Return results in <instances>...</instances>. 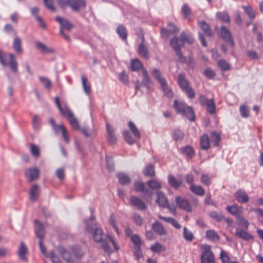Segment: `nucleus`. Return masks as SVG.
<instances>
[{
  "instance_id": "21",
  "label": "nucleus",
  "mask_w": 263,
  "mask_h": 263,
  "mask_svg": "<svg viewBox=\"0 0 263 263\" xmlns=\"http://www.w3.org/2000/svg\"><path fill=\"white\" fill-rule=\"evenodd\" d=\"M35 223L37 226V229L35 231L36 237L39 240H43L45 237V231L43 225L37 220H35Z\"/></svg>"
},
{
  "instance_id": "60",
  "label": "nucleus",
  "mask_w": 263,
  "mask_h": 263,
  "mask_svg": "<svg viewBox=\"0 0 263 263\" xmlns=\"http://www.w3.org/2000/svg\"><path fill=\"white\" fill-rule=\"evenodd\" d=\"M201 182L205 185L209 186L211 184L212 181L211 178L208 175L202 174L201 176Z\"/></svg>"
},
{
  "instance_id": "39",
  "label": "nucleus",
  "mask_w": 263,
  "mask_h": 263,
  "mask_svg": "<svg viewBox=\"0 0 263 263\" xmlns=\"http://www.w3.org/2000/svg\"><path fill=\"white\" fill-rule=\"evenodd\" d=\"M138 53L145 59H148L149 58L148 49L147 47L144 44H140L138 47Z\"/></svg>"
},
{
  "instance_id": "54",
  "label": "nucleus",
  "mask_w": 263,
  "mask_h": 263,
  "mask_svg": "<svg viewBox=\"0 0 263 263\" xmlns=\"http://www.w3.org/2000/svg\"><path fill=\"white\" fill-rule=\"evenodd\" d=\"M125 140L130 145H133L135 143V139L132 137L129 132L125 130L123 133Z\"/></svg>"
},
{
  "instance_id": "62",
  "label": "nucleus",
  "mask_w": 263,
  "mask_h": 263,
  "mask_svg": "<svg viewBox=\"0 0 263 263\" xmlns=\"http://www.w3.org/2000/svg\"><path fill=\"white\" fill-rule=\"evenodd\" d=\"M203 74L209 79H213L216 76V73L211 68L205 69L203 72Z\"/></svg>"
},
{
  "instance_id": "44",
  "label": "nucleus",
  "mask_w": 263,
  "mask_h": 263,
  "mask_svg": "<svg viewBox=\"0 0 263 263\" xmlns=\"http://www.w3.org/2000/svg\"><path fill=\"white\" fill-rule=\"evenodd\" d=\"M181 151L183 154L186 155L190 158L193 157L195 154L193 148L189 145L182 147Z\"/></svg>"
},
{
  "instance_id": "45",
  "label": "nucleus",
  "mask_w": 263,
  "mask_h": 263,
  "mask_svg": "<svg viewBox=\"0 0 263 263\" xmlns=\"http://www.w3.org/2000/svg\"><path fill=\"white\" fill-rule=\"evenodd\" d=\"M152 73L158 81L160 84L165 82L166 81L164 78L161 77V73L160 71L157 68H153L152 69Z\"/></svg>"
},
{
  "instance_id": "51",
  "label": "nucleus",
  "mask_w": 263,
  "mask_h": 263,
  "mask_svg": "<svg viewBox=\"0 0 263 263\" xmlns=\"http://www.w3.org/2000/svg\"><path fill=\"white\" fill-rule=\"evenodd\" d=\"M209 216L212 218L215 219L216 221L220 222L224 219V216L221 213H218L215 211H212L210 213Z\"/></svg>"
},
{
  "instance_id": "15",
  "label": "nucleus",
  "mask_w": 263,
  "mask_h": 263,
  "mask_svg": "<svg viewBox=\"0 0 263 263\" xmlns=\"http://www.w3.org/2000/svg\"><path fill=\"white\" fill-rule=\"evenodd\" d=\"M35 47L43 54L54 53L55 51L53 48L48 47L39 41L35 43Z\"/></svg>"
},
{
  "instance_id": "27",
  "label": "nucleus",
  "mask_w": 263,
  "mask_h": 263,
  "mask_svg": "<svg viewBox=\"0 0 263 263\" xmlns=\"http://www.w3.org/2000/svg\"><path fill=\"white\" fill-rule=\"evenodd\" d=\"M200 143L202 149L206 151L210 148L209 137L208 134H203L200 137Z\"/></svg>"
},
{
  "instance_id": "46",
  "label": "nucleus",
  "mask_w": 263,
  "mask_h": 263,
  "mask_svg": "<svg viewBox=\"0 0 263 263\" xmlns=\"http://www.w3.org/2000/svg\"><path fill=\"white\" fill-rule=\"evenodd\" d=\"M83 88L85 92L87 95H89L91 92V87L90 84L88 82L87 79L84 76H82L81 78Z\"/></svg>"
},
{
  "instance_id": "10",
  "label": "nucleus",
  "mask_w": 263,
  "mask_h": 263,
  "mask_svg": "<svg viewBox=\"0 0 263 263\" xmlns=\"http://www.w3.org/2000/svg\"><path fill=\"white\" fill-rule=\"evenodd\" d=\"M55 102L60 113L62 116L65 117L66 119H68L70 116L71 117V115H73L72 112L67 105H65L64 107L61 106L58 97H56L55 98Z\"/></svg>"
},
{
  "instance_id": "12",
  "label": "nucleus",
  "mask_w": 263,
  "mask_h": 263,
  "mask_svg": "<svg viewBox=\"0 0 263 263\" xmlns=\"http://www.w3.org/2000/svg\"><path fill=\"white\" fill-rule=\"evenodd\" d=\"M234 196L239 203H246L249 201V197L246 192L242 189L237 190Z\"/></svg>"
},
{
  "instance_id": "58",
  "label": "nucleus",
  "mask_w": 263,
  "mask_h": 263,
  "mask_svg": "<svg viewBox=\"0 0 263 263\" xmlns=\"http://www.w3.org/2000/svg\"><path fill=\"white\" fill-rule=\"evenodd\" d=\"M39 80L46 89H50L51 88V83L48 79L44 77H40Z\"/></svg>"
},
{
  "instance_id": "59",
  "label": "nucleus",
  "mask_w": 263,
  "mask_h": 263,
  "mask_svg": "<svg viewBox=\"0 0 263 263\" xmlns=\"http://www.w3.org/2000/svg\"><path fill=\"white\" fill-rule=\"evenodd\" d=\"M134 186L136 192H142L145 187L143 182L139 181H136L134 182Z\"/></svg>"
},
{
  "instance_id": "48",
  "label": "nucleus",
  "mask_w": 263,
  "mask_h": 263,
  "mask_svg": "<svg viewBox=\"0 0 263 263\" xmlns=\"http://www.w3.org/2000/svg\"><path fill=\"white\" fill-rule=\"evenodd\" d=\"M183 235L184 239L185 240L190 242L192 241L194 238V235L192 233V232H191L189 230H188V229L185 227L183 228Z\"/></svg>"
},
{
  "instance_id": "25",
  "label": "nucleus",
  "mask_w": 263,
  "mask_h": 263,
  "mask_svg": "<svg viewBox=\"0 0 263 263\" xmlns=\"http://www.w3.org/2000/svg\"><path fill=\"white\" fill-rule=\"evenodd\" d=\"M12 48L18 54H22L23 52L22 43L21 39L16 36L14 38Z\"/></svg>"
},
{
  "instance_id": "52",
  "label": "nucleus",
  "mask_w": 263,
  "mask_h": 263,
  "mask_svg": "<svg viewBox=\"0 0 263 263\" xmlns=\"http://www.w3.org/2000/svg\"><path fill=\"white\" fill-rule=\"evenodd\" d=\"M68 121L69 124L71 126L72 128L73 129H79V123L78 120L74 117L73 114L71 115V117L70 116L68 119H67Z\"/></svg>"
},
{
  "instance_id": "29",
  "label": "nucleus",
  "mask_w": 263,
  "mask_h": 263,
  "mask_svg": "<svg viewBox=\"0 0 263 263\" xmlns=\"http://www.w3.org/2000/svg\"><path fill=\"white\" fill-rule=\"evenodd\" d=\"M146 183L152 190H158L162 188L161 181L157 179H151L147 181Z\"/></svg>"
},
{
  "instance_id": "26",
  "label": "nucleus",
  "mask_w": 263,
  "mask_h": 263,
  "mask_svg": "<svg viewBox=\"0 0 263 263\" xmlns=\"http://www.w3.org/2000/svg\"><path fill=\"white\" fill-rule=\"evenodd\" d=\"M178 83L183 91L190 86V84L185 79L183 74L180 73L177 76Z\"/></svg>"
},
{
  "instance_id": "19",
  "label": "nucleus",
  "mask_w": 263,
  "mask_h": 263,
  "mask_svg": "<svg viewBox=\"0 0 263 263\" xmlns=\"http://www.w3.org/2000/svg\"><path fill=\"white\" fill-rule=\"evenodd\" d=\"M169 184L174 189H178L182 184V179H176L173 175H169L167 177Z\"/></svg>"
},
{
  "instance_id": "11",
  "label": "nucleus",
  "mask_w": 263,
  "mask_h": 263,
  "mask_svg": "<svg viewBox=\"0 0 263 263\" xmlns=\"http://www.w3.org/2000/svg\"><path fill=\"white\" fill-rule=\"evenodd\" d=\"M152 229L153 231L159 236H165L167 232L162 224L158 221H156L152 224Z\"/></svg>"
},
{
  "instance_id": "43",
  "label": "nucleus",
  "mask_w": 263,
  "mask_h": 263,
  "mask_svg": "<svg viewBox=\"0 0 263 263\" xmlns=\"http://www.w3.org/2000/svg\"><path fill=\"white\" fill-rule=\"evenodd\" d=\"M142 64L138 59H134L131 61L130 69L132 71H137L142 68Z\"/></svg>"
},
{
  "instance_id": "53",
  "label": "nucleus",
  "mask_w": 263,
  "mask_h": 263,
  "mask_svg": "<svg viewBox=\"0 0 263 263\" xmlns=\"http://www.w3.org/2000/svg\"><path fill=\"white\" fill-rule=\"evenodd\" d=\"M238 220V224L245 230H248L249 227L248 221L241 215L236 218Z\"/></svg>"
},
{
  "instance_id": "49",
  "label": "nucleus",
  "mask_w": 263,
  "mask_h": 263,
  "mask_svg": "<svg viewBox=\"0 0 263 263\" xmlns=\"http://www.w3.org/2000/svg\"><path fill=\"white\" fill-rule=\"evenodd\" d=\"M172 136L174 140L181 141L183 139L184 135L180 129L176 128L174 130Z\"/></svg>"
},
{
  "instance_id": "64",
  "label": "nucleus",
  "mask_w": 263,
  "mask_h": 263,
  "mask_svg": "<svg viewBox=\"0 0 263 263\" xmlns=\"http://www.w3.org/2000/svg\"><path fill=\"white\" fill-rule=\"evenodd\" d=\"M220 258L222 263H227L230 262V258L227 253L223 250H221L220 254Z\"/></svg>"
},
{
  "instance_id": "35",
  "label": "nucleus",
  "mask_w": 263,
  "mask_h": 263,
  "mask_svg": "<svg viewBox=\"0 0 263 263\" xmlns=\"http://www.w3.org/2000/svg\"><path fill=\"white\" fill-rule=\"evenodd\" d=\"M142 75L143 77V79L142 82V84L146 88H150L152 84V82L145 69H142Z\"/></svg>"
},
{
  "instance_id": "41",
  "label": "nucleus",
  "mask_w": 263,
  "mask_h": 263,
  "mask_svg": "<svg viewBox=\"0 0 263 263\" xmlns=\"http://www.w3.org/2000/svg\"><path fill=\"white\" fill-rule=\"evenodd\" d=\"M199 25L202 30L208 36L212 37L213 35L211 29L205 21H202L200 22Z\"/></svg>"
},
{
  "instance_id": "14",
  "label": "nucleus",
  "mask_w": 263,
  "mask_h": 263,
  "mask_svg": "<svg viewBox=\"0 0 263 263\" xmlns=\"http://www.w3.org/2000/svg\"><path fill=\"white\" fill-rule=\"evenodd\" d=\"M68 6H70L71 9L77 11L81 8H84L86 6V3L84 0H67Z\"/></svg>"
},
{
  "instance_id": "42",
  "label": "nucleus",
  "mask_w": 263,
  "mask_h": 263,
  "mask_svg": "<svg viewBox=\"0 0 263 263\" xmlns=\"http://www.w3.org/2000/svg\"><path fill=\"white\" fill-rule=\"evenodd\" d=\"M128 126L134 137L136 138L140 139L141 137L140 133L135 124L132 121H130L128 122Z\"/></svg>"
},
{
  "instance_id": "38",
  "label": "nucleus",
  "mask_w": 263,
  "mask_h": 263,
  "mask_svg": "<svg viewBox=\"0 0 263 263\" xmlns=\"http://www.w3.org/2000/svg\"><path fill=\"white\" fill-rule=\"evenodd\" d=\"M143 173L146 176L154 177L155 175L154 165L152 164L146 165L143 171Z\"/></svg>"
},
{
  "instance_id": "28",
  "label": "nucleus",
  "mask_w": 263,
  "mask_h": 263,
  "mask_svg": "<svg viewBox=\"0 0 263 263\" xmlns=\"http://www.w3.org/2000/svg\"><path fill=\"white\" fill-rule=\"evenodd\" d=\"M173 106L177 113L182 115L187 106L184 102L175 100L174 102Z\"/></svg>"
},
{
  "instance_id": "23",
  "label": "nucleus",
  "mask_w": 263,
  "mask_h": 263,
  "mask_svg": "<svg viewBox=\"0 0 263 263\" xmlns=\"http://www.w3.org/2000/svg\"><path fill=\"white\" fill-rule=\"evenodd\" d=\"M40 193V189L39 186L34 184L31 187L29 191V197L32 201H35L37 200Z\"/></svg>"
},
{
  "instance_id": "40",
  "label": "nucleus",
  "mask_w": 263,
  "mask_h": 263,
  "mask_svg": "<svg viewBox=\"0 0 263 263\" xmlns=\"http://www.w3.org/2000/svg\"><path fill=\"white\" fill-rule=\"evenodd\" d=\"M190 190L195 194L202 196L204 195L205 191L200 185H192L190 186Z\"/></svg>"
},
{
  "instance_id": "20",
  "label": "nucleus",
  "mask_w": 263,
  "mask_h": 263,
  "mask_svg": "<svg viewBox=\"0 0 263 263\" xmlns=\"http://www.w3.org/2000/svg\"><path fill=\"white\" fill-rule=\"evenodd\" d=\"M55 20L60 24L61 27L67 30H70L73 25L67 19L60 16H57Z\"/></svg>"
},
{
  "instance_id": "32",
  "label": "nucleus",
  "mask_w": 263,
  "mask_h": 263,
  "mask_svg": "<svg viewBox=\"0 0 263 263\" xmlns=\"http://www.w3.org/2000/svg\"><path fill=\"white\" fill-rule=\"evenodd\" d=\"M180 37L183 44L186 42L189 44H192L194 42V39L190 33H186L185 31H182L180 35Z\"/></svg>"
},
{
  "instance_id": "56",
  "label": "nucleus",
  "mask_w": 263,
  "mask_h": 263,
  "mask_svg": "<svg viewBox=\"0 0 263 263\" xmlns=\"http://www.w3.org/2000/svg\"><path fill=\"white\" fill-rule=\"evenodd\" d=\"M242 8L243 9L245 13L249 16L250 18L253 19L255 17V12L250 6H242Z\"/></svg>"
},
{
  "instance_id": "55",
  "label": "nucleus",
  "mask_w": 263,
  "mask_h": 263,
  "mask_svg": "<svg viewBox=\"0 0 263 263\" xmlns=\"http://www.w3.org/2000/svg\"><path fill=\"white\" fill-rule=\"evenodd\" d=\"M218 65L223 71L229 70L230 68V65L225 60H220L218 62Z\"/></svg>"
},
{
  "instance_id": "17",
  "label": "nucleus",
  "mask_w": 263,
  "mask_h": 263,
  "mask_svg": "<svg viewBox=\"0 0 263 263\" xmlns=\"http://www.w3.org/2000/svg\"><path fill=\"white\" fill-rule=\"evenodd\" d=\"M58 252L62 256L67 263H74V259L72 258L71 255L69 253L64 247L59 246L58 247Z\"/></svg>"
},
{
  "instance_id": "33",
  "label": "nucleus",
  "mask_w": 263,
  "mask_h": 263,
  "mask_svg": "<svg viewBox=\"0 0 263 263\" xmlns=\"http://www.w3.org/2000/svg\"><path fill=\"white\" fill-rule=\"evenodd\" d=\"M205 237L207 239L214 242L217 241L220 239V237L218 234L216 233L215 231L212 230L206 231Z\"/></svg>"
},
{
  "instance_id": "50",
  "label": "nucleus",
  "mask_w": 263,
  "mask_h": 263,
  "mask_svg": "<svg viewBox=\"0 0 263 263\" xmlns=\"http://www.w3.org/2000/svg\"><path fill=\"white\" fill-rule=\"evenodd\" d=\"M161 32V37L164 39L167 40L169 36L171 34H175V30H172L171 29L170 30H168V29L165 28H162L160 30Z\"/></svg>"
},
{
  "instance_id": "30",
  "label": "nucleus",
  "mask_w": 263,
  "mask_h": 263,
  "mask_svg": "<svg viewBox=\"0 0 263 263\" xmlns=\"http://www.w3.org/2000/svg\"><path fill=\"white\" fill-rule=\"evenodd\" d=\"M182 115L185 116L191 122H193L195 120V115L193 108L190 106H187Z\"/></svg>"
},
{
  "instance_id": "5",
  "label": "nucleus",
  "mask_w": 263,
  "mask_h": 263,
  "mask_svg": "<svg viewBox=\"0 0 263 263\" xmlns=\"http://www.w3.org/2000/svg\"><path fill=\"white\" fill-rule=\"evenodd\" d=\"M199 100L201 105L207 107L208 112L213 115L215 112L216 105L213 99H207L202 94L199 95Z\"/></svg>"
},
{
  "instance_id": "13",
  "label": "nucleus",
  "mask_w": 263,
  "mask_h": 263,
  "mask_svg": "<svg viewBox=\"0 0 263 263\" xmlns=\"http://www.w3.org/2000/svg\"><path fill=\"white\" fill-rule=\"evenodd\" d=\"M247 230L236 228L235 235L246 241H249L254 239V236L246 231Z\"/></svg>"
},
{
  "instance_id": "6",
  "label": "nucleus",
  "mask_w": 263,
  "mask_h": 263,
  "mask_svg": "<svg viewBox=\"0 0 263 263\" xmlns=\"http://www.w3.org/2000/svg\"><path fill=\"white\" fill-rule=\"evenodd\" d=\"M129 202L131 206L141 211H145L147 206L145 202L140 198L132 195L130 197Z\"/></svg>"
},
{
  "instance_id": "57",
  "label": "nucleus",
  "mask_w": 263,
  "mask_h": 263,
  "mask_svg": "<svg viewBox=\"0 0 263 263\" xmlns=\"http://www.w3.org/2000/svg\"><path fill=\"white\" fill-rule=\"evenodd\" d=\"M30 153L35 158H39L40 156V148L34 144L30 145Z\"/></svg>"
},
{
  "instance_id": "3",
  "label": "nucleus",
  "mask_w": 263,
  "mask_h": 263,
  "mask_svg": "<svg viewBox=\"0 0 263 263\" xmlns=\"http://www.w3.org/2000/svg\"><path fill=\"white\" fill-rule=\"evenodd\" d=\"M170 44L178 57V61L181 63H185L186 58L183 55L181 51V48L184 46V44L180 37H173L171 39Z\"/></svg>"
},
{
  "instance_id": "22",
  "label": "nucleus",
  "mask_w": 263,
  "mask_h": 263,
  "mask_svg": "<svg viewBox=\"0 0 263 263\" xmlns=\"http://www.w3.org/2000/svg\"><path fill=\"white\" fill-rule=\"evenodd\" d=\"M39 171L36 167L29 168L25 173V176L28 177L30 181H33L37 179Z\"/></svg>"
},
{
  "instance_id": "18",
  "label": "nucleus",
  "mask_w": 263,
  "mask_h": 263,
  "mask_svg": "<svg viewBox=\"0 0 263 263\" xmlns=\"http://www.w3.org/2000/svg\"><path fill=\"white\" fill-rule=\"evenodd\" d=\"M226 210L231 215L237 218L240 216V214L242 212V208L237 204H233L227 206Z\"/></svg>"
},
{
  "instance_id": "47",
  "label": "nucleus",
  "mask_w": 263,
  "mask_h": 263,
  "mask_svg": "<svg viewBox=\"0 0 263 263\" xmlns=\"http://www.w3.org/2000/svg\"><path fill=\"white\" fill-rule=\"evenodd\" d=\"M151 250L155 253H160L161 251H164L166 250L165 247L160 243L156 242L154 245L151 246Z\"/></svg>"
},
{
  "instance_id": "63",
  "label": "nucleus",
  "mask_w": 263,
  "mask_h": 263,
  "mask_svg": "<svg viewBox=\"0 0 263 263\" xmlns=\"http://www.w3.org/2000/svg\"><path fill=\"white\" fill-rule=\"evenodd\" d=\"M32 125L35 130H38L40 126V119L38 116H34L32 119Z\"/></svg>"
},
{
  "instance_id": "31",
  "label": "nucleus",
  "mask_w": 263,
  "mask_h": 263,
  "mask_svg": "<svg viewBox=\"0 0 263 263\" xmlns=\"http://www.w3.org/2000/svg\"><path fill=\"white\" fill-rule=\"evenodd\" d=\"M116 31L119 37L122 40L126 41L127 37V31L126 28L123 25H119L117 28Z\"/></svg>"
},
{
  "instance_id": "61",
  "label": "nucleus",
  "mask_w": 263,
  "mask_h": 263,
  "mask_svg": "<svg viewBox=\"0 0 263 263\" xmlns=\"http://www.w3.org/2000/svg\"><path fill=\"white\" fill-rule=\"evenodd\" d=\"M131 241L134 244V247H141L142 243L140 238L137 235H133L131 236Z\"/></svg>"
},
{
  "instance_id": "2",
  "label": "nucleus",
  "mask_w": 263,
  "mask_h": 263,
  "mask_svg": "<svg viewBox=\"0 0 263 263\" xmlns=\"http://www.w3.org/2000/svg\"><path fill=\"white\" fill-rule=\"evenodd\" d=\"M0 63L3 66H9L14 73L18 72V64L13 53H7L0 50Z\"/></svg>"
},
{
  "instance_id": "7",
  "label": "nucleus",
  "mask_w": 263,
  "mask_h": 263,
  "mask_svg": "<svg viewBox=\"0 0 263 263\" xmlns=\"http://www.w3.org/2000/svg\"><path fill=\"white\" fill-rule=\"evenodd\" d=\"M176 203L177 206L187 213L192 212V206L189 201L185 198L180 196L176 197L175 198Z\"/></svg>"
},
{
  "instance_id": "37",
  "label": "nucleus",
  "mask_w": 263,
  "mask_h": 263,
  "mask_svg": "<svg viewBox=\"0 0 263 263\" xmlns=\"http://www.w3.org/2000/svg\"><path fill=\"white\" fill-rule=\"evenodd\" d=\"M210 140L214 146H218L221 140V136L216 132H213L210 134Z\"/></svg>"
},
{
  "instance_id": "16",
  "label": "nucleus",
  "mask_w": 263,
  "mask_h": 263,
  "mask_svg": "<svg viewBox=\"0 0 263 263\" xmlns=\"http://www.w3.org/2000/svg\"><path fill=\"white\" fill-rule=\"evenodd\" d=\"M157 202L160 206L162 208H167L172 210L171 207H169L168 202L167 198L162 192H158Z\"/></svg>"
},
{
  "instance_id": "8",
  "label": "nucleus",
  "mask_w": 263,
  "mask_h": 263,
  "mask_svg": "<svg viewBox=\"0 0 263 263\" xmlns=\"http://www.w3.org/2000/svg\"><path fill=\"white\" fill-rule=\"evenodd\" d=\"M220 34L221 37L226 42L228 43L232 47L234 46V41L232 38L231 33L226 27L224 26L221 27Z\"/></svg>"
},
{
  "instance_id": "1",
  "label": "nucleus",
  "mask_w": 263,
  "mask_h": 263,
  "mask_svg": "<svg viewBox=\"0 0 263 263\" xmlns=\"http://www.w3.org/2000/svg\"><path fill=\"white\" fill-rule=\"evenodd\" d=\"M89 219L84 220L86 224V230L90 233L94 241L96 243H100L103 251L107 253L110 254L112 251L109 246V242H111L116 251L119 250V247L117 243L114 240V238L106 234H104L100 227H98L94 222L95 217L92 215Z\"/></svg>"
},
{
  "instance_id": "24",
  "label": "nucleus",
  "mask_w": 263,
  "mask_h": 263,
  "mask_svg": "<svg viewBox=\"0 0 263 263\" xmlns=\"http://www.w3.org/2000/svg\"><path fill=\"white\" fill-rule=\"evenodd\" d=\"M27 253L28 249L27 247L26 246L24 242H21L20 243V246L18 251V255L20 258L24 261H26L27 260V258L26 257V254Z\"/></svg>"
},
{
  "instance_id": "9",
  "label": "nucleus",
  "mask_w": 263,
  "mask_h": 263,
  "mask_svg": "<svg viewBox=\"0 0 263 263\" xmlns=\"http://www.w3.org/2000/svg\"><path fill=\"white\" fill-rule=\"evenodd\" d=\"M106 128L107 131L106 139L107 142L110 144H114L117 140V137L115 134L114 128L108 123H106Z\"/></svg>"
},
{
  "instance_id": "34",
  "label": "nucleus",
  "mask_w": 263,
  "mask_h": 263,
  "mask_svg": "<svg viewBox=\"0 0 263 263\" xmlns=\"http://www.w3.org/2000/svg\"><path fill=\"white\" fill-rule=\"evenodd\" d=\"M117 176L119 179L120 183L122 185H127L130 183V179L129 177L123 173H118L117 174Z\"/></svg>"
},
{
  "instance_id": "4",
  "label": "nucleus",
  "mask_w": 263,
  "mask_h": 263,
  "mask_svg": "<svg viewBox=\"0 0 263 263\" xmlns=\"http://www.w3.org/2000/svg\"><path fill=\"white\" fill-rule=\"evenodd\" d=\"M202 248L203 250L200 256L201 263H215L211 246L209 245H204Z\"/></svg>"
},
{
  "instance_id": "36",
  "label": "nucleus",
  "mask_w": 263,
  "mask_h": 263,
  "mask_svg": "<svg viewBox=\"0 0 263 263\" xmlns=\"http://www.w3.org/2000/svg\"><path fill=\"white\" fill-rule=\"evenodd\" d=\"M161 88L165 96L168 98H172L174 94L172 90L168 87L166 81L160 84Z\"/></svg>"
}]
</instances>
